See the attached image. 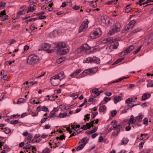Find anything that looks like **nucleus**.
Here are the masks:
<instances>
[{
    "label": "nucleus",
    "mask_w": 153,
    "mask_h": 153,
    "mask_svg": "<svg viewBox=\"0 0 153 153\" xmlns=\"http://www.w3.org/2000/svg\"><path fill=\"white\" fill-rule=\"evenodd\" d=\"M67 47L65 43L59 42L56 44V47L58 48L57 53L59 54L64 55L67 53L68 51V48H65Z\"/></svg>",
    "instance_id": "1"
},
{
    "label": "nucleus",
    "mask_w": 153,
    "mask_h": 153,
    "mask_svg": "<svg viewBox=\"0 0 153 153\" xmlns=\"http://www.w3.org/2000/svg\"><path fill=\"white\" fill-rule=\"evenodd\" d=\"M39 61V57L36 55L32 54L28 57L27 63L29 65H34L36 64Z\"/></svg>",
    "instance_id": "2"
},
{
    "label": "nucleus",
    "mask_w": 153,
    "mask_h": 153,
    "mask_svg": "<svg viewBox=\"0 0 153 153\" xmlns=\"http://www.w3.org/2000/svg\"><path fill=\"white\" fill-rule=\"evenodd\" d=\"M102 32L100 28H97L95 30L92 31L90 34V37L93 39L100 37L102 35Z\"/></svg>",
    "instance_id": "3"
},
{
    "label": "nucleus",
    "mask_w": 153,
    "mask_h": 153,
    "mask_svg": "<svg viewBox=\"0 0 153 153\" xmlns=\"http://www.w3.org/2000/svg\"><path fill=\"white\" fill-rule=\"evenodd\" d=\"M120 25L119 23H116L114 25L112 30L108 33V35H112L116 32H119L120 30Z\"/></svg>",
    "instance_id": "4"
},
{
    "label": "nucleus",
    "mask_w": 153,
    "mask_h": 153,
    "mask_svg": "<svg viewBox=\"0 0 153 153\" xmlns=\"http://www.w3.org/2000/svg\"><path fill=\"white\" fill-rule=\"evenodd\" d=\"M90 48V47L87 44H85L78 48L76 51L77 53H79L84 51L88 50Z\"/></svg>",
    "instance_id": "5"
},
{
    "label": "nucleus",
    "mask_w": 153,
    "mask_h": 153,
    "mask_svg": "<svg viewBox=\"0 0 153 153\" xmlns=\"http://www.w3.org/2000/svg\"><path fill=\"white\" fill-rule=\"evenodd\" d=\"M88 19H87L85 22H83L79 28V33H80L82 31H85L88 27Z\"/></svg>",
    "instance_id": "6"
},
{
    "label": "nucleus",
    "mask_w": 153,
    "mask_h": 153,
    "mask_svg": "<svg viewBox=\"0 0 153 153\" xmlns=\"http://www.w3.org/2000/svg\"><path fill=\"white\" fill-rule=\"evenodd\" d=\"M50 81L51 84L53 86L58 85L60 82V80L57 79L55 76L51 77L50 79Z\"/></svg>",
    "instance_id": "7"
},
{
    "label": "nucleus",
    "mask_w": 153,
    "mask_h": 153,
    "mask_svg": "<svg viewBox=\"0 0 153 153\" xmlns=\"http://www.w3.org/2000/svg\"><path fill=\"white\" fill-rule=\"evenodd\" d=\"M134 48V47L133 45H131L128 48L126 49H125L123 51L120 53L119 54L120 55H122L123 53V55H125L130 53L131 51Z\"/></svg>",
    "instance_id": "8"
},
{
    "label": "nucleus",
    "mask_w": 153,
    "mask_h": 153,
    "mask_svg": "<svg viewBox=\"0 0 153 153\" xmlns=\"http://www.w3.org/2000/svg\"><path fill=\"white\" fill-rule=\"evenodd\" d=\"M51 47V45L48 43H45L42 44L41 45V49H39V51L44 50L47 51Z\"/></svg>",
    "instance_id": "9"
},
{
    "label": "nucleus",
    "mask_w": 153,
    "mask_h": 153,
    "mask_svg": "<svg viewBox=\"0 0 153 153\" xmlns=\"http://www.w3.org/2000/svg\"><path fill=\"white\" fill-rule=\"evenodd\" d=\"M122 125L120 124H119L117 125V132H113L112 134L113 136L114 137H116L117 136L119 133L120 131V129L122 128Z\"/></svg>",
    "instance_id": "10"
},
{
    "label": "nucleus",
    "mask_w": 153,
    "mask_h": 153,
    "mask_svg": "<svg viewBox=\"0 0 153 153\" xmlns=\"http://www.w3.org/2000/svg\"><path fill=\"white\" fill-rule=\"evenodd\" d=\"M136 20H133L132 21H130L129 24L126 27V30H129L130 28H132L134 26V24L136 23Z\"/></svg>",
    "instance_id": "11"
},
{
    "label": "nucleus",
    "mask_w": 153,
    "mask_h": 153,
    "mask_svg": "<svg viewBox=\"0 0 153 153\" xmlns=\"http://www.w3.org/2000/svg\"><path fill=\"white\" fill-rule=\"evenodd\" d=\"M99 105L100 107L99 109V111L102 112H104L106 110V107L105 105H103L102 103L99 104Z\"/></svg>",
    "instance_id": "12"
},
{
    "label": "nucleus",
    "mask_w": 153,
    "mask_h": 153,
    "mask_svg": "<svg viewBox=\"0 0 153 153\" xmlns=\"http://www.w3.org/2000/svg\"><path fill=\"white\" fill-rule=\"evenodd\" d=\"M55 76L57 78V79L60 80V81L65 77L64 73L63 72H61L59 74Z\"/></svg>",
    "instance_id": "13"
},
{
    "label": "nucleus",
    "mask_w": 153,
    "mask_h": 153,
    "mask_svg": "<svg viewBox=\"0 0 153 153\" xmlns=\"http://www.w3.org/2000/svg\"><path fill=\"white\" fill-rule=\"evenodd\" d=\"M114 42L113 40V39L110 37H109L106 39L104 40L103 41V43H109L111 44Z\"/></svg>",
    "instance_id": "14"
},
{
    "label": "nucleus",
    "mask_w": 153,
    "mask_h": 153,
    "mask_svg": "<svg viewBox=\"0 0 153 153\" xmlns=\"http://www.w3.org/2000/svg\"><path fill=\"white\" fill-rule=\"evenodd\" d=\"M82 70V69H78L76 70V71H74L72 74H71L70 76L71 77L73 76H75L78 75L80 72H81Z\"/></svg>",
    "instance_id": "15"
},
{
    "label": "nucleus",
    "mask_w": 153,
    "mask_h": 153,
    "mask_svg": "<svg viewBox=\"0 0 153 153\" xmlns=\"http://www.w3.org/2000/svg\"><path fill=\"white\" fill-rule=\"evenodd\" d=\"M100 59L97 58V57L94 56H93V57H91V63H95L97 64H98L100 63Z\"/></svg>",
    "instance_id": "16"
},
{
    "label": "nucleus",
    "mask_w": 153,
    "mask_h": 153,
    "mask_svg": "<svg viewBox=\"0 0 153 153\" xmlns=\"http://www.w3.org/2000/svg\"><path fill=\"white\" fill-rule=\"evenodd\" d=\"M151 94L149 93L144 94L142 97V100H146L149 98L151 96Z\"/></svg>",
    "instance_id": "17"
},
{
    "label": "nucleus",
    "mask_w": 153,
    "mask_h": 153,
    "mask_svg": "<svg viewBox=\"0 0 153 153\" xmlns=\"http://www.w3.org/2000/svg\"><path fill=\"white\" fill-rule=\"evenodd\" d=\"M118 45V42H116L114 43V44L111 45L109 46V48L110 49H116L117 48V46Z\"/></svg>",
    "instance_id": "18"
},
{
    "label": "nucleus",
    "mask_w": 153,
    "mask_h": 153,
    "mask_svg": "<svg viewBox=\"0 0 153 153\" xmlns=\"http://www.w3.org/2000/svg\"><path fill=\"white\" fill-rule=\"evenodd\" d=\"M121 97L120 96H116L114 98V102L115 104H116L117 102H120L121 100Z\"/></svg>",
    "instance_id": "19"
},
{
    "label": "nucleus",
    "mask_w": 153,
    "mask_h": 153,
    "mask_svg": "<svg viewBox=\"0 0 153 153\" xmlns=\"http://www.w3.org/2000/svg\"><path fill=\"white\" fill-rule=\"evenodd\" d=\"M143 117V115L141 114L136 117L135 118L136 121L138 123L141 122Z\"/></svg>",
    "instance_id": "20"
},
{
    "label": "nucleus",
    "mask_w": 153,
    "mask_h": 153,
    "mask_svg": "<svg viewBox=\"0 0 153 153\" xmlns=\"http://www.w3.org/2000/svg\"><path fill=\"white\" fill-rule=\"evenodd\" d=\"M33 135L32 134H29L27 137V140L30 141H28V143H33V139L32 138Z\"/></svg>",
    "instance_id": "21"
},
{
    "label": "nucleus",
    "mask_w": 153,
    "mask_h": 153,
    "mask_svg": "<svg viewBox=\"0 0 153 153\" xmlns=\"http://www.w3.org/2000/svg\"><path fill=\"white\" fill-rule=\"evenodd\" d=\"M135 122H136L135 118L134 119L133 115L131 116L130 119H129L128 122L129 124L130 123L132 124H133Z\"/></svg>",
    "instance_id": "22"
},
{
    "label": "nucleus",
    "mask_w": 153,
    "mask_h": 153,
    "mask_svg": "<svg viewBox=\"0 0 153 153\" xmlns=\"http://www.w3.org/2000/svg\"><path fill=\"white\" fill-rule=\"evenodd\" d=\"M65 57H61L57 60L56 62L58 64H60L65 60Z\"/></svg>",
    "instance_id": "23"
},
{
    "label": "nucleus",
    "mask_w": 153,
    "mask_h": 153,
    "mask_svg": "<svg viewBox=\"0 0 153 153\" xmlns=\"http://www.w3.org/2000/svg\"><path fill=\"white\" fill-rule=\"evenodd\" d=\"M67 113H60L59 114V116L58 117L60 118H64L67 116Z\"/></svg>",
    "instance_id": "24"
},
{
    "label": "nucleus",
    "mask_w": 153,
    "mask_h": 153,
    "mask_svg": "<svg viewBox=\"0 0 153 153\" xmlns=\"http://www.w3.org/2000/svg\"><path fill=\"white\" fill-rule=\"evenodd\" d=\"M117 1L118 0H112L110 1H108L107 3V4L108 5H110L112 4V3H114V4H115L117 3Z\"/></svg>",
    "instance_id": "25"
},
{
    "label": "nucleus",
    "mask_w": 153,
    "mask_h": 153,
    "mask_svg": "<svg viewBox=\"0 0 153 153\" xmlns=\"http://www.w3.org/2000/svg\"><path fill=\"white\" fill-rule=\"evenodd\" d=\"M47 97H48V100H49L51 101L54 100L55 99L54 95H52L50 96H49V95H48Z\"/></svg>",
    "instance_id": "26"
},
{
    "label": "nucleus",
    "mask_w": 153,
    "mask_h": 153,
    "mask_svg": "<svg viewBox=\"0 0 153 153\" xmlns=\"http://www.w3.org/2000/svg\"><path fill=\"white\" fill-rule=\"evenodd\" d=\"M87 140L85 138H83L79 142V143H83V145L84 146H85V145L87 143Z\"/></svg>",
    "instance_id": "27"
},
{
    "label": "nucleus",
    "mask_w": 153,
    "mask_h": 153,
    "mask_svg": "<svg viewBox=\"0 0 153 153\" xmlns=\"http://www.w3.org/2000/svg\"><path fill=\"white\" fill-rule=\"evenodd\" d=\"M131 4H129L127 5L126 6V9L125 10V12L127 13H128L131 10V9L129 7V6Z\"/></svg>",
    "instance_id": "28"
},
{
    "label": "nucleus",
    "mask_w": 153,
    "mask_h": 153,
    "mask_svg": "<svg viewBox=\"0 0 153 153\" xmlns=\"http://www.w3.org/2000/svg\"><path fill=\"white\" fill-rule=\"evenodd\" d=\"M124 59V58H120L117 59L114 63L113 64V65L117 64L119 62H121Z\"/></svg>",
    "instance_id": "29"
},
{
    "label": "nucleus",
    "mask_w": 153,
    "mask_h": 153,
    "mask_svg": "<svg viewBox=\"0 0 153 153\" xmlns=\"http://www.w3.org/2000/svg\"><path fill=\"white\" fill-rule=\"evenodd\" d=\"M4 131L6 134H8L10 133L11 130L8 128H6L4 129Z\"/></svg>",
    "instance_id": "30"
},
{
    "label": "nucleus",
    "mask_w": 153,
    "mask_h": 153,
    "mask_svg": "<svg viewBox=\"0 0 153 153\" xmlns=\"http://www.w3.org/2000/svg\"><path fill=\"white\" fill-rule=\"evenodd\" d=\"M30 29L31 30H33L35 29H37V28L35 27V24H33L30 27Z\"/></svg>",
    "instance_id": "31"
},
{
    "label": "nucleus",
    "mask_w": 153,
    "mask_h": 153,
    "mask_svg": "<svg viewBox=\"0 0 153 153\" xmlns=\"http://www.w3.org/2000/svg\"><path fill=\"white\" fill-rule=\"evenodd\" d=\"M25 100L23 98H20L17 101L18 104H20L22 103L25 102Z\"/></svg>",
    "instance_id": "32"
},
{
    "label": "nucleus",
    "mask_w": 153,
    "mask_h": 153,
    "mask_svg": "<svg viewBox=\"0 0 153 153\" xmlns=\"http://www.w3.org/2000/svg\"><path fill=\"white\" fill-rule=\"evenodd\" d=\"M84 146L82 144H81L77 147L76 150L77 151L80 150L82 149Z\"/></svg>",
    "instance_id": "33"
},
{
    "label": "nucleus",
    "mask_w": 153,
    "mask_h": 153,
    "mask_svg": "<svg viewBox=\"0 0 153 153\" xmlns=\"http://www.w3.org/2000/svg\"><path fill=\"white\" fill-rule=\"evenodd\" d=\"M32 147V145L30 144H27L25 146H24L23 147L24 149H30Z\"/></svg>",
    "instance_id": "34"
},
{
    "label": "nucleus",
    "mask_w": 153,
    "mask_h": 153,
    "mask_svg": "<svg viewBox=\"0 0 153 153\" xmlns=\"http://www.w3.org/2000/svg\"><path fill=\"white\" fill-rule=\"evenodd\" d=\"M42 110L43 111L46 112H48L49 111V110L45 106H43Z\"/></svg>",
    "instance_id": "35"
},
{
    "label": "nucleus",
    "mask_w": 153,
    "mask_h": 153,
    "mask_svg": "<svg viewBox=\"0 0 153 153\" xmlns=\"http://www.w3.org/2000/svg\"><path fill=\"white\" fill-rule=\"evenodd\" d=\"M133 100L132 98H128L126 100V102L127 104H129L133 102Z\"/></svg>",
    "instance_id": "36"
},
{
    "label": "nucleus",
    "mask_w": 153,
    "mask_h": 153,
    "mask_svg": "<svg viewBox=\"0 0 153 153\" xmlns=\"http://www.w3.org/2000/svg\"><path fill=\"white\" fill-rule=\"evenodd\" d=\"M91 57H88L86 59V60H84L83 61V62L84 63H89V62H90L91 63Z\"/></svg>",
    "instance_id": "37"
},
{
    "label": "nucleus",
    "mask_w": 153,
    "mask_h": 153,
    "mask_svg": "<svg viewBox=\"0 0 153 153\" xmlns=\"http://www.w3.org/2000/svg\"><path fill=\"white\" fill-rule=\"evenodd\" d=\"M34 7H33L30 6L28 8V11L27 12L28 13V12H32L34 11Z\"/></svg>",
    "instance_id": "38"
},
{
    "label": "nucleus",
    "mask_w": 153,
    "mask_h": 153,
    "mask_svg": "<svg viewBox=\"0 0 153 153\" xmlns=\"http://www.w3.org/2000/svg\"><path fill=\"white\" fill-rule=\"evenodd\" d=\"M128 141V139L127 138H123V139L122 141V143L123 144H126Z\"/></svg>",
    "instance_id": "39"
},
{
    "label": "nucleus",
    "mask_w": 153,
    "mask_h": 153,
    "mask_svg": "<svg viewBox=\"0 0 153 153\" xmlns=\"http://www.w3.org/2000/svg\"><path fill=\"white\" fill-rule=\"evenodd\" d=\"M88 123H86L85 125H84L83 126H82L81 128L83 129L84 130H87V129H88Z\"/></svg>",
    "instance_id": "40"
},
{
    "label": "nucleus",
    "mask_w": 153,
    "mask_h": 153,
    "mask_svg": "<svg viewBox=\"0 0 153 153\" xmlns=\"http://www.w3.org/2000/svg\"><path fill=\"white\" fill-rule=\"evenodd\" d=\"M50 152V150L49 148H46L42 151V153H49Z\"/></svg>",
    "instance_id": "41"
},
{
    "label": "nucleus",
    "mask_w": 153,
    "mask_h": 153,
    "mask_svg": "<svg viewBox=\"0 0 153 153\" xmlns=\"http://www.w3.org/2000/svg\"><path fill=\"white\" fill-rule=\"evenodd\" d=\"M151 2H153V0H147L146 1H145L143 3H142L141 4H140V5H144L145 4H147L148 3Z\"/></svg>",
    "instance_id": "42"
},
{
    "label": "nucleus",
    "mask_w": 153,
    "mask_h": 153,
    "mask_svg": "<svg viewBox=\"0 0 153 153\" xmlns=\"http://www.w3.org/2000/svg\"><path fill=\"white\" fill-rule=\"evenodd\" d=\"M98 91V88H94L92 90V92L95 94H96L97 96V94Z\"/></svg>",
    "instance_id": "43"
},
{
    "label": "nucleus",
    "mask_w": 153,
    "mask_h": 153,
    "mask_svg": "<svg viewBox=\"0 0 153 153\" xmlns=\"http://www.w3.org/2000/svg\"><path fill=\"white\" fill-rule=\"evenodd\" d=\"M143 123L144 124L146 125H148V120L147 118H145L143 120Z\"/></svg>",
    "instance_id": "44"
},
{
    "label": "nucleus",
    "mask_w": 153,
    "mask_h": 153,
    "mask_svg": "<svg viewBox=\"0 0 153 153\" xmlns=\"http://www.w3.org/2000/svg\"><path fill=\"white\" fill-rule=\"evenodd\" d=\"M141 30V29L140 27L137 28V29L134 30L132 32V33H136L139 31Z\"/></svg>",
    "instance_id": "45"
},
{
    "label": "nucleus",
    "mask_w": 153,
    "mask_h": 153,
    "mask_svg": "<svg viewBox=\"0 0 153 153\" xmlns=\"http://www.w3.org/2000/svg\"><path fill=\"white\" fill-rule=\"evenodd\" d=\"M123 80V79L122 78V77H121V78H120L119 79H118L115 80L113 82H112L111 83L112 84V83H114L118 82H119L122 81Z\"/></svg>",
    "instance_id": "46"
},
{
    "label": "nucleus",
    "mask_w": 153,
    "mask_h": 153,
    "mask_svg": "<svg viewBox=\"0 0 153 153\" xmlns=\"http://www.w3.org/2000/svg\"><path fill=\"white\" fill-rule=\"evenodd\" d=\"M117 128V126H113V127H111L108 129V132H110L112 130V129L115 130Z\"/></svg>",
    "instance_id": "47"
},
{
    "label": "nucleus",
    "mask_w": 153,
    "mask_h": 153,
    "mask_svg": "<svg viewBox=\"0 0 153 153\" xmlns=\"http://www.w3.org/2000/svg\"><path fill=\"white\" fill-rule=\"evenodd\" d=\"M142 47V46H140L136 50V51H134V54H135L137 53L138 52H139L141 48Z\"/></svg>",
    "instance_id": "48"
},
{
    "label": "nucleus",
    "mask_w": 153,
    "mask_h": 153,
    "mask_svg": "<svg viewBox=\"0 0 153 153\" xmlns=\"http://www.w3.org/2000/svg\"><path fill=\"white\" fill-rule=\"evenodd\" d=\"M90 115V114H87L86 115H85L84 116L85 118L84 119V120H85L86 119L87 120H88L90 118L89 117Z\"/></svg>",
    "instance_id": "49"
},
{
    "label": "nucleus",
    "mask_w": 153,
    "mask_h": 153,
    "mask_svg": "<svg viewBox=\"0 0 153 153\" xmlns=\"http://www.w3.org/2000/svg\"><path fill=\"white\" fill-rule=\"evenodd\" d=\"M117 112L116 110H113L111 112V116L112 117H114L116 114Z\"/></svg>",
    "instance_id": "50"
},
{
    "label": "nucleus",
    "mask_w": 153,
    "mask_h": 153,
    "mask_svg": "<svg viewBox=\"0 0 153 153\" xmlns=\"http://www.w3.org/2000/svg\"><path fill=\"white\" fill-rule=\"evenodd\" d=\"M6 5V3L4 2L1 1L0 2V7H4Z\"/></svg>",
    "instance_id": "51"
},
{
    "label": "nucleus",
    "mask_w": 153,
    "mask_h": 153,
    "mask_svg": "<svg viewBox=\"0 0 153 153\" xmlns=\"http://www.w3.org/2000/svg\"><path fill=\"white\" fill-rule=\"evenodd\" d=\"M85 72H86V74L88 75L91 74V70L90 69H88L85 70Z\"/></svg>",
    "instance_id": "52"
},
{
    "label": "nucleus",
    "mask_w": 153,
    "mask_h": 153,
    "mask_svg": "<svg viewBox=\"0 0 153 153\" xmlns=\"http://www.w3.org/2000/svg\"><path fill=\"white\" fill-rule=\"evenodd\" d=\"M111 100V98L107 97H105L104 98V100L106 102H107L108 101L110 100Z\"/></svg>",
    "instance_id": "53"
},
{
    "label": "nucleus",
    "mask_w": 153,
    "mask_h": 153,
    "mask_svg": "<svg viewBox=\"0 0 153 153\" xmlns=\"http://www.w3.org/2000/svg\"><path fill=\"white\" fill-rule=\"evenodd\" d=\"M5 10H4L3 11H1L0 12V14L1 15V16H4L6 15V12Z\"/></svg>",
    "instance_id": "54"
},
{
    "label": "nucleus",
    "mask_w": 153,
    "mask_h": 153,
    "mask_svg": "<svg viewBox=\"0 0 153 153\" xmlns=\"http://www.w3.org/2000/svg\"><path fill=\"white\" fill-rule=\"evenodd\" d=\"M18 121L17 120H12L11 121L10 123L11 124H16L18 123Z\"/></svg>",
    "instance_id": "55"
},
{
    "label": "nucleus",
    "mask_w": 153,
    "mask_h": 153,
    "mask_svg": "<svg viewBox=\"0 0 153 153\" xmlns=\"http://www.w3.org/2000/svg\"><path fill=\"white\" fill-rule=\"evenodd\" d=\"M96 68H94L90 69V70H91V71H92L91 72V73H92V74H94L97 71V69H96L95 70H94V69H96Z\"/></svg>",
    "instance_id": "56"
},
{
    "label": "nucleus",
    "mask_w": 153,
    "mask_h": 153,
    "mask_svg": "<svg viewBox=\"0 0 153 153\" xmlns=\"http://www.w3.org/2000/svg\"><path fill=\"white\" fill-rule=\"evenodd\" d=\"M145 0H139L138 2H137L136 3V4H139L140 6H141L142 5H140V4H142V2L144 1Z\"/></svg>",
    "instance_id": "57"
},
{
    "label": "nucleus",
    "mask_w": 153,
    "mask_h": 153,
    "mask_svg": "<svg viewBox=\"0 0 153 153\" xmlns=\"http://www.w3.org/2000/svg\"><path fill=\"white\" fill-rule=\"evenodd\" d=\"M78 95L77 94H75V93H73L71 94V96L74 97H76L74 99H75L78 97Z\"/></svg>",
    "instance_id": "58"
},
{
    "label": "nucleus",
    "mask_w": 153,
    "mask_h": 153,
    "mask_svg": "<svg viewBox=\"0 0 153 153\" xmlns=\"http://www.w3.org/2000/svg\"><path fill=\"white\" fill-rule=\"evenodd\" d=\"M59 137V140H62L63 139L65 140V136L64 135H61Z\"/></svg>",
    "instance_id": "59"
},
{
    "label": "nucleus",
    "mask_w": 153,
    "mask_h": 153,
    "mask_svg": "<svg viewBox=\"0 0 153 153\" xmlns=\"http://www.w3.org/2000/svg\"><path fill=\"white\" fill-rule=\"evenodd\" d=\"M20 25H14L12 27V29H14L16 27H19Z\"/></svg>",
    "instance_id": "60"
},
{
    "label": "nucleus",
    "mask_w": 153,
    "mask_h": 153,
    "mask_svg": "<svg viewBox=\"0 0 153 153\" xmlns=\"http://www.w3.org/2000/svg\"><path fill=\"white\" fill-rule=\"evenodd\" d=\"M79 8H80L79 6L75 5L74 7H73V8L75 10H78L79 9Z\"/></svg>",
    "instance_id": "61"
},
{
    "label": "nucleus",
    "mask_w": 153,
    "mask_h": 153,
    "mask_svg": "<svg viewBox=\"0 0 153 153\" xmlns=\"http://www.w3.org/2000/svg\"><path fill=\"white\" fill-rule=\"evenodd\" d=\"M46 18V16H45L41 15L39 16L38 18L40 19H45Z\"/></svg>",
    "instance_id": "62"
},
{
    "label": "nucleus",
    "mask_w": 153,
    "mask_h": 153,
    "mask_svg": "<svg viewBox=\"0 0 153 153\" xmlns=\"http://www.w3.org/2000/svg\"><path fill=\"white\" fill-rule=\"evenodd\" d=\"M103 138L102 136H100L99 139L98 140V141L100 142H102L103 141Z\"/></svg>",
    "instance_id": "63"
},
{
    "label": "nucleus",
    "mask_w": 153,
    "mask_h": 153,
    "mask_svg": "<svg viewBox=\"0 0 153 153\" xmlns=\"http://www.w3.org/2000/svg\"><path fill=\"white\" fill-rule=\"evenodd\" d=\"M56 114L55 112L51 113V112L50 113V118L52 117L53 116H55Z\"/></svg>",
    "instance_id": "64"
}]
</instances>
